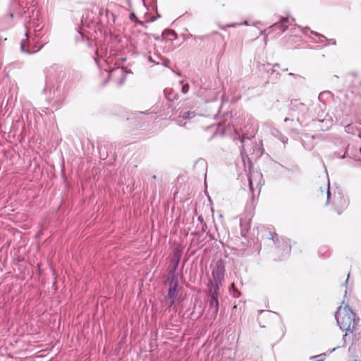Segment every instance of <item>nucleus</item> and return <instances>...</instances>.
<instances>
[{
	"instance_id": "f257e3e1",
	"label": "nucleus",
	"mask_w": 361,
	"mask_h": 361,
	"mask_svg": "<svg viewBox=\"0 0 361 361\" xmlns=\"http://www.w3.org/2000/svg\"><path fill=\"white\" fill-rule=\"evenodd\" d=\"M336 318L340 328L343 331H350L355 323V314L347 305L339 307Z\"/></svg>"
},
{
	"instance_id": "f03ea898",
	"label": "nucleus",
	"mask_w": 361,
	"mask_h": 361,
	"mask_svg": "<svg viewBox=\"0 0 361 361\" xmlns=\"http://www.w3.org/2000/svg\"><path fill=\"white\" fill-rule=\"evenodd\" d=\"M224 267L221 262H218L212 270V276L215 283V290L219 288L224 279Z\"/></svg>"
},
{
	"instance_id": "7ed1b4c3",
	"label": "nucleus",
	"mask_w": 361,
	"mask_h": 361,
	"mask_svg": "<svg viewBox=\"0 0 361 361\" xmlns=\"http://www.w3.org/2000/svg\"><path fill=\"white\" fill-rule=\"evenodd\" d=\"M178 286L177 281H171L169 288L168 297L170 300L171 305H173L177 298L178 291L176 290Z\"/></svg>"
},
{
	"instance_id": "20e7f679",
	"label": "nucleus",
	"mask_w": 361,
	"mask_h": 361,
	"mask_svg": "<svg viewBox=\"0 0 361 361\" xmlns=\"http://www.w3.org/2000/svg\"><path fill=\"white\" fill-rule=\"evenodd\" d=\"M211 305L215 306V311L216 312L217 306H218V300H217L216 298L214 296V294L212 296V299L211 301Z\"/></svg>"
},
{
	"instance_id": "39448f33",
	"label": "nucleus",
	"mask_w": 361,
	"mask_h": 361,
	"mask_svg": "<svg viewBox=\"0 0 361 361\" xmlns=\"http://www.w3.org/2000/svg\"><path fill=\"white\" fill-rule=\"evenodd\" d=\"M164 35H168L176 38V34L173 30H166L164 32Z\"/></svg>"
},
{
	"instance_id": "423d86ee",
	"label": "nucleus",
	"mask_w": 361,
	"mask_h": 361,
	"mask_svg": "<svg viewBox=\"0 0 361 361\" xmlns=\"http://www.w3.org/2000/svg\"><path fill=\"white\" fill-rule=\"evenodd\" d=\"M25 42H23L21 44V49H22V51H25Z\"/></svg>"
},
{
	"instance_id": "0eeeda50",
	"label": "nucleus",
	"mask_w": 361,
	"mask_h": 361,
	"mask_svg": "<svg viewBox=\"0 0 361 361\" xmlns=\"http://www.w3.org/2000/svg\"><path fill=\"white\" fill-rule=\"evenodd\" d=\"M348 201H346L345 200H343V207H346L348 206Z\"/></svg>"
},
{
	"instance_id": "6e6552de",
	"label": "nucleus",
	"mask_w": 361,
	"mask_h": 361,
	"mask_svg": "<svg viewBox=\"0 0 361 361\" xmlns=\"http://www.w3.org/2000/svg\"><path fill=\"white\" fill-rule=\"evenodd\" d=\"M114 73H123L122 71L119 70V69H116L114 71Z\"/></svg>"
},
{
	"instance_id": "1a4fd4ad",
	"label": "nucleus",
	"mask_w": 361,
	"mask_h": 361,
	"mask_svg": "<svg viewBox=\"0 0 361 361\" xmlns=\"http://www.w3.org/2000/svg\"><path fill=\"white\" fill-rule=\"evenodd\" d=\"M249 182H250V187L252 188V180L251 178H249Z\"/></svg>"
},
{
	"instance_id": "9d476101",
	"label": "nucleus",
	"mask_w": 361,
	"mask_h": 361,
	"mask_svg": "<svg viewBox=\"0 0 361 361\" xmlns=\"http://www.w3.org/2000/svg\"><path fill=\"white\" fill-rule=\"evenodd\" d=\"M327 195H328V200L329 199V196H330V191H329V189H328V191H327Z\"/></svg>"
}]
</instances>
